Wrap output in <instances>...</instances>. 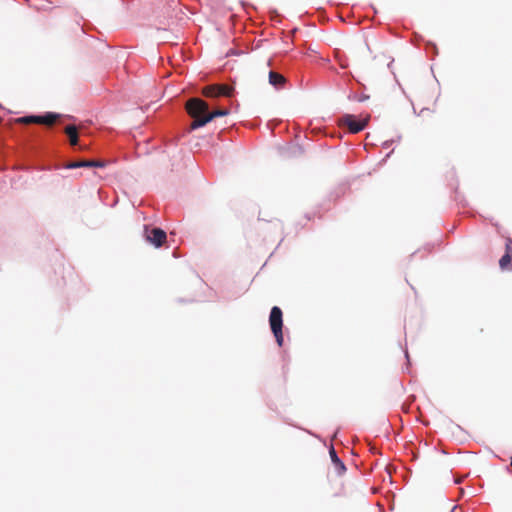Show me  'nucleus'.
<instances>
[{"label": "nucleus", "mask_w": 512, "mask_h": 512, "mask_svg": "<svg viewBox=\"0 0 512 512\" xmlns=\"http://www.w3.org/2000/svg\"><path fill=\"white\" fill-rule=\"evenodd\" d=\"M187 112L194 118L191 124V130H196L205 126L216 117H222L229 114L228 109H219L214 112L208 111V104L199 98H193L187 102Z\"/></svg>", "instance_id": "1"}, {"label": "nucleus", "mask_w": 512, "mask_h": 512, "mask_svg": "<svg viewBox=\"0 0 512 512\" xmlns=\"http://www.w3.org/2000/svg\"><path fill=\"white\" fill-rule=\"evenodd\" d=\"M268 80L269 84L277 90L283 89L287 82L286 78L282 74L273 70L269 71Z\"/></svg>", "instance_id": "7"}, {"label": "nucleus", "mask_w": 512, "mask_h": 512, "mask_svg": "<svg viewBox=\"0 0 512 512\" xmlns=\"http://www.w3.org/2000/svg\"><path fill=\"white\" fill-rule=\"evenodd\" d=\"M62 117L61 114L56 112H46L42 115H28L19 118V122L29 124V123H37L43 125H52L56 120Z\"/></svg>", "instance_id": "3"}, {"label": "nucleus", "mask_w": 512, "mask_h": 512, "mask_svg": "<svg viewBox=\"0 0 512 512\" xmlns=\"http://www.w3.org/2000/svg\"><path fill=\"white\" fill-rule=\"evenodd\" d=\"M80 167H83L82 161H80V162H72V163H70V164H68L66 166V168H68V169H75V168H80Z\"/></svg>", "instance_id": "12"}, {"label": "nucleus", "mask_w": 512, "mask_h": 512, "mask_svg": "<svg viewBox=\"0 0 512 512\" xmlns=\"http://www.w3.org/2000/svg\"><path fill=\"white\" fill-rule=\"evenodd\" d=\"M340 124L346 125L351 133L362 131L368 124V118L358 119L355 115L344 114L340 118Z\"/></svg>", "instance_id": "5"}, {"label": "nucleus", "mask_w": 512, "mask_h": 512, "mask_svg": "<svg viewBox=\"0 0 512 512\" xmlns=\"http://www.w3.org/2000/svg\"><path fill=\"white\" fill-rule=\"evenodd\" d=\"M405 357H406L407 361L409 362V354H408L407 349H405Z\"/></svg>", "instance_id": "14"}, {"label": "nucleus", "mask_w": 512, "mask_h": 512, "mask_svg": "<svg viewBox=\"0 0 512 512\" xmlns=\"http://www.w3.org/2000/svg\"><path fill=\"white\" fill-rule=\"evenodd\" d=\"M510 244H512V240L508 239L506 243L507 251L499 260V266L502 270L507 269L508 264L512 261V254L510 253Z\"/></svg>", "instance_id": "10"}, {"label": "nucleus", "mask_w": 512, "mask_h": 512, "mask_svg": "<svg viewBox=\"0 0 512 512\" xmlns=\"http://www.w3.org/2000/svg\"><path fill=\"white\" fill-rule=\"evenodd\" d=\"M392 144V141H385L383 142V148L388 149Z\"/></svg>", "instance_id": "13"}, {"label": "nucleus", "mask_w": 512, "mask_h": 512, "mask_svg": "<svg viewBox=\"0 0 512 512\" xmlns=\"http://www.w3.org/2000/svg\"><path fill=\"white\" fill-rule=\"evenodd\" d=\"M283 314L282 310L278 306L272 307L269 316V323L271 327V331L276 339V342L279 346L283 345Z\"/></svg>", "instance_id": "2"}, {"label": "nucleus", "mask_w": 512, "mask_h": 512, "mask_svg": "<svg viewBox=\"0 0 512 512\" xmlns=\"http://www.w3.org/2000/svg\"><path fill=\"white\" fill-rule=\"evenodd\" d=\"M368 97L367 96H362L359 101H364L365 99H367Z\"/></svg>", "instance_id": "15"}, {"label": "nucleus", "mask_w": 512, "mask_h": 512, "mask_svg": "<svg viewBox=\"0 0 512 512\" xmlns=\"http://www.w3.org/2000/svg\"><path fill=\"white\" fill-rule=\"evenodd\" d=\"M83 167H104L101 161H82Z\"/></svg>", "instance_id": "11"}, {"label": "nucleus", "mask_w": 512, "mask_h": 512, "mask_svg": "<svg viewBox=\"0 0 512 512\" xmlns=\"http://www.w3.org/2000/svg\"><path fill=\"white\" fill-rule=\"evenodd\" d=\"M65 133L69 137V142L71 146H77L79 143L78 138V128L75 125H68L64 129Z\"/></svg>", "instance_id": "9"}, {"label": "nucleus", "mask_w": 512, "mask_h": 512, "mask_svg": "<svg viewBox=\"0 0 512 512\" xmlns=\"http://www.w3.org/2000/svg\"><path fill=\"white\" fill-rule=\"evenodd\" d=\"M232 88L226 85H211L203 90V94L206 97L216 98L219 96H230L232 94Z\"/></svg>", "instance_id": "6"}, {"label": "nucleus", "mask_w": 512, "mask_h": 512, "mask_svg": "<svg viewBox=\"0 0 512 512\" xmlns=\"http://www.w3.org/2000/svg\"><path fill=\"white\" fill-rule=\"evenodd\" d=\"M144 237L147 242L155 247H161L165 242L167 235L166 232L159 227L144 226Z\"/></svg>", "instance_id": "4"}, {"label": "nucleus", "mask_w": 512, "mask_h": 512, "mask_svg": "<svg viewBox=\"0 0 512 512\" xmlns=\"http://www.w3.org/2000/svg\"><path fill=\"white\" fill-rule=\"evenodd\" d=\"M329 455H330L331 462L334 465L337 474L343 475L346 472V466H345L344 462L338 457V455L332 445L329 449Z\"/></svg>", "instance_id": "8"}]
</instances>
